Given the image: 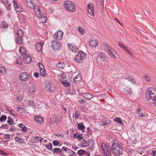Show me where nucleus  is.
Here are the masks:
<instances>
[{
	"label": "nucleus",
	"instance_id": "obj_42",
	"mask_svg": "<svg viewBox=\"0 0 156 156\" xmlns=\"http://www.w3.org/2000/svg\"><path fill=\"white\" fill-rule=\"evenodd\" d=\"M78 31L81 34H84L85 33L84 30L83 29L82 27H78Z\"/></svg>",
	"mask_w": 156,
	"mask_h": 156
},
{
	"label": "nucleus",
	"instance_id": "obj_19",
	"mask_svg": "<svg viewBox=\"0 0 156 156\" xmlns=\"http://www.w3.org/2000/svg\"><path fill=\"white\" fill-rule=\"evenodd\" d=\"M40 10V21H41V23H46L47 18L45 16H44L43 15H41V13Z\"/></svg>",
	"mask_w": 156,
	"mask_h": 156
},
{
	"label": "nucleus",
	"instance_id": "obj_20",
	"mask_svg": "<svg viewBox=\"0 0 156 156\" xmlns=\"http://www.w3.org/2000/svg\"><path fill=\"white\" fill-rule=\"evenodd\" d=\"M15 139L16 142L20 144H24L25 143L24 140L21 138L18 137L17 136L14 138Z\"/></svg>",
	"mask_w": 156,
	"mask_h": 156
},
{
	"label": "nucleus",
	"instance_id": "obj_23",
	"mask_svg": "<svg viewBox=\"0 0 156 156\" xmlns=\"http://www.w3.org/2000/svg\"><path fill=\"white\" fill-rule=\"evenodd\" d=\"M17 34L19 38H22L23 34L22 30L20 29L18 30L17 31Z\"/></svg>",
	"mask_w": 156,
	"mask_h": 156
},
{
	"label": "nucleus",
	"instance_id": "obj_46",
	"mask_svg": "<svg viewBox=\"0 0 156 156\" xmlns=\"http://www.w3.org/2000/svg\"><path fill=\"white\" fill-rule=\"evenodd\" d=\"M117 146H118V144L114 142L113 143L112 145V149H113V148L114 149L116 148V147H117Z\"/></svg>",
	"mask_w": 156,
	"mask_h": 156
},
{
	"label": "nucleus",
	"instance_id": "obj_40",
	"mask_svg": "<svg viewBox=\"0 0 156 156\" xmlns=\"http://www.w3.org/2000/svg\"><path fill=\"white\" fill-rule=\"evenodd\" d=\"M114 121L116 122L119 124H121L122 123V119L116 117L114 119Z\"/></svg>",
	"mask_w": 156,
	"mask_h": 156
},
{
	"label": "nucleus",
	"instance_id": "obj_30",
	"mask_svg": "<svg viewBox=\"0 0 156 156\" xmlns=\"http://www.w3.org/2000/svg\"><path fill=\"white\" fill-rule=\"evenodd\" d=\"M78 127L79 129L80 130H82L85 127L83 125V124L82 123H78Z\"/></svg>",
	"mask_w": 156,
	"mask_h": 156
},
{
	"label": "nucleus",
	"instance_id": "obj_35",
	"mask_svg": "<svg viewBox=\"0 0 156 156\" xmlns=\"http://www.w3.org/2000/svg\"><path fill=\"white\" fill-rule=\"evenodd\" d=\"M127 79L128 80L130 81L131 83H133V84H135V81L134 79H133L132 77L130 76L128 77Z\"/></svg>",
	"mask_w": 156,
	"mask_h": 156
},
{
	"label": "nucleus",
	"instance_id": "obj_41",
	"mask_svg": "<svg viewBox=\"0 0 156 156\" xmlns=\"http://www.w3.org/2000/svg\"><path fill=\"white\" fill-rule=\"evenodd\" d=\"M85 151L84 150H79L77 152V154L80 155H82L84 154Z\"/></svg>",
	"mask_w": 156,
	"mask_h": 156
},
{
	"label": "nucleus",
	"instance_id": "obj_25",
	"mask_svg": "<svg viewBox=\"0 0 156 156\" xmlns=\"http://www.w3.org/2000/svg\"><path fill=\"white\" fill-rule=\"evenodd\" d=\"M124 91L127 94H131L132 93V90L130 88L126 87L124 88Z\"/></svg>",
	"mask_w": 156,
	"mask_h": 156
},
{
	"label": "nucleus",
	"instance_id": "obj_49",
	"mask_svg": "<svg viewBox=\"0 0 156 156\" xmlns=\"http://www.w3.org/2000/svg\"><path fill=\"white\" fill-rule=\"evenodd\" d=\"M7 118V117L5 115H2V116L0 118V121L2 122L3 120H6Z\"/></svg>",
	"mask_w": 156,
	"mask_h": 156
},
{
	"label": "nucleus",
	"instance_id": "obj_47",
	"mask_svg": "<svg viewBox=\"0 0 156 156\" xmlns=\"http://www.w3.org/2000/svg\"><path fill=\"white\" fill-rule=\"evenodd\" d=\"M44 118L40 116V124L43 125L44 123Z\"/></svg>",
	"mask_w": 156,
	"mask_h": 156
},
{
	"label": "nucleus",
	"instance_id": "obj_57",
	"mask_svg": "<svg viewBox=\"0 0 156 156\" xmlns=\"http://www.w3.org/2000/svg\"><path fill=\"white\" fill-rule=\"evenodd\" d=\"M104 0H97V3H99L101 5H103Z\"/></svg>",
	"mask_w": 156,
	"mask_h": 156
},
{
	"label": "nucleus",
	"instance_id": "obj_64",
	"mask_svg": "<svg viewBox=\"0 0 156 156\" xmlns=\"http://www.w3.org/2000/svg\"><path fill=\"white\" fill-rule=\"evenodd\" d=\"M68 149V148L66 147H65V146L63 147L62 149V150H64L65 151H67Z\"/></svg>",
	"mask_w": 156,
	"mask_h": 156
},
{
	"label": "nucleus",
	"instance_id": "obj_53",
	"mask_svg": "<svg viewBox=\"0 0 156 156\" xmlns=\"http://www.w3.org/2000/svg\"><path fill=\"white\" fill-rule=\"evenodd\" d=\"M75 115H76L75 117L76 119H78V117H79L80 116V114L77 111H76L75 112Z\"/></svg>",
	"mask_w": 156,
	"mask_h": 156
},
{
	"label": "nucleus",
	"instance_id": "obj_7",
	"mask_svg": "<svg viewBox=\"0 0 156 156\" xmlns=\"http://www.w3.org/2000/svg\"><path fill=\"white\" fill-rule=\"evenodd\" d=\"M45 89L47 91L53 92L56 88L53 84L47 81L45 83Z\"/></svg>",
	"mask_w": 156,
	"mask_h": 156
},
{
	"label": "nucleus",
	"instance_id": "obj_24",
	"mask_svg": "<svg viewBox=\"0 0 156 156\" xmlns=\"http://www.w3.org/2000/svg\"><path fill=\"white\" fill-rule=\"evenodd\" d=\"M88 146H90L94 147L95 143L94 140L92 139H90L88 141Z\"/></svg>",
	"mask_w": 156,
	"mask_h": 156
},
{
	"label": "nucleus",
	"instance_id": "obj_15",
	"mask_svg": "<svg viewBox=\"0 0 156 156\" xmlns=\"http://www.w3.org/2000/svg\"><path fill=\"white\" fill-rule=\"evenodd\" d=\"M68 46L71 48L72 51L76 53L78 51L79 47L76 44L72 43L71 44H69Z\"/></svg>",
	"mask_w": 156,
	"mask_h": 156
},
{
	"label": "nucleus",
	"instance_id": "obj_56",
	"mask_svg": "<svg viewBox=\"0 0 156 156\" xmlns=\"http://www.w3.org/2000/svg\"><path fill=\"white\" fill-rule=\"evenodd\" d=\"M35 47L36 50L38 51H39V42H37V43L35 45Z\"/></svg>",
	"mask_w": 156,
	"mask_h": 156
},
{
	"label": "nucleus",
	"instance_id": "obj_16",
	"mask_svg": "<svg viewBox=\"0 0 156 156\" xmlns=\"http://www.w3.org/2000/svg\"><path fill=\"white\" fill-rule=\"evenodd\" d=\"M106 48L108 49V52L110 55L112 57H114L116 58L113 53L114 50L111 47L110 45H108Z\"/></svg>",
	"mask_w": 156,
	"mask_h": 156
},
{
	"label": "nucleus",
	"instance_id": "obj_51",
	"mask_svg": "<svg viewBox=\"0 0 156 156\" xmlns=\"http://www.w3.org/2000/svg\"><path fill=\"white\" fill-rule=\"evenodd\" d=\"M59 142L57 140L53 141V144L54 146H57L58 145Z\"/></svg>",
	"mask_w": 156,
	"mask_h": 156
},
{
	"label": "nucleus",
	"instance_id": "obj_14",
	"mask_svg": "<svg viewBox=\"0 0 156 156\" xmlns=\"http://www.w3.org/2000/svg\"><path fill=\"white\" fill-rule=\"evenodd\" d=\"M90 45L92 47H95L98 46V41L96 39L92 38L89 41Z\"/></svg>",
	"mask_w": 156,
	"mask_h": 156
},
{
	"label": "nucleus",
	"instance_id": "obj_8",
	"mask_svg": "<svg viewBox=\"0 0 156 156\" xmlns=\"http://www.w3.org/2000/svg\"><path fill=\"white\" fill-rule=\"evenodd\" d=\"M20 80L22 81H26L29 79V76L28 74L25 72H21L19 75Z\"/></svg>",
	"mask_w": 156,
	"mask_h": 156
},
{
	"label": "nucleus",
	"instance_id": "obj_32",
	"mask_svg": "<svg viewBox=\"0 0 156 156\" xmlns=\"http://www.w3.org/2000/svg\"><path fill=\"white\" fill-rule=\"evenodd\" d=\"M61 82H62V83L64 86L68 87L70 85V83H69V81L67 80H65L63 82L62 81Z\"/></svg>",
	"mask_w": 156,
	"mask_h": 156
},
{
	"label": "nucleus",
	"instance_id": "obj_33",
	"mask_svg": "<svg viewBox=\"0 0 156 156\" xmlns=\"http://www.w3.org/2000/svg\"><path fill=\"white\" fill-rule=\"evenodd\" d=\"M16 41L17 44L20 45L23 42V39L22 38H16Z\"/></svg>",
	"mask_w": 156,
	"mask_h": 156
},
{
	"label": "nucleus",
	"instance_id": "obj_9",
	"mask_svg": "<svg viewBox=\"0 0 156 156\" xmlns=\"http://www.w3.org/2000/svg\"><path fill=\"white\" fill-rule=\"evenodd\" d=\"M12 3L14 7V9L18 12H20L22 11V6L19 3H17L16 1H13Z\"/></svg>",
	"mask_w": 156,
	"mask_h": 156
},
{
	"label": "nucleus",
	"instance_id": "obj_11",
	"mask_svg": "<svg viewBox=\"0 0 156 156\" xmlns=\"http://www.w3.org/2000/svg\"><path fill=\"white\" fill-rule=\"evenodd\" d=\"M40 73L41 76L43 77H45L47 74L44 69V66L42 63L40 62Z\"/></svg>",
	"mask_w": 156,
	"mask_h": 156
},
{
	"label": "nucleus",
	"instance_id": "obj_48",
	"mask_svg": "<svg viewBox=\"0 0 156 156\" xmlns=\"http://www.w3.org/2000/svg\"><path fill=\"white\" fill-rule=\"evenodd\" d=\"M8 154L4 152L3 151L0 150V155H2L3 156H7L8 155Z\"/></svg>",
	"mask_w": 156,
	"mask_h": 156
},
{
	"label": "nucleus",
	"instance_id": "obj_12",
	"mask_svg": "<svg viewBox=\"0 0 156 156\" xmlns=\"http://www.w3.org/2000/svg\"><path fill=\"white\" fill-rule=\"evenodd\" d=\"M63 35L62 31L61 30H60L54 34L53 37L57 40H60L62 39L63 37Z\"/></svg>",
	"mask_w": 156,
	"mask_h": 156
},
{
	"label": "nucleus",
	"instance_id": "obj_13",
	"mask_svg": "<svg viewBox=\"0 0 156 156\" xmlns=\"http://www.w3.org/2000/svg\"><path fill=\"white\" fill-rule=\"evenodd\" d=\"M93 5L91 4H88L87 5V11L88 13L92 16H94V8L93 7Z\"/></svg>",
	"mask_w": 156,
	"mask_h": 156
},
{
	"label": "nucleus",
	"instance_id": "obj_55",
	"mask_svg": "<svg viewBox=\"0 0 156 156\" xmlns=\"http://www.w3.org/2000/svg\"><path fill=\"white\" fill-rule=\"evenodd\" d=\"M69 150L71 151V153L69 154V156H74L76 154L72 150H71L70 149H69Z\"/></svg>",
	"mask_w": 156,
	"mask_h": 156
},
{
	"label": "nucleus",
	"instance_id": "obj_34",
	"mask_svg": "<svg viewBox=\"0 0 156 156\" xmlns=\"http://www.w3.org/2000/svg\"><path fill=\"white\" fill-rule=\"evenodd\" d=\"M19 126L21 128V129L23 132H25L27 130L26 127L22 123L19 124Z\"/></svg>",
	"mask_w": 156,
	"mask_h": 156
},
{
	"label": "nucleus",
	"instance_id": "obj_63",
	"mask_svg": "<svg viewBox=\"0 0 156 156\" xmlns=\"http://www.w3.org/2000/svg\"><path fill=\"white\" fill-rule=\"evenodd\" d=\"M55 136H61V137H63L64 136V135L63 134H59V133H55Z\"/></svg>",
	"mask_w": 156,
	"mask_h": 156
},
{
	"label": "nucleus",
	"instance_id": "obj_5",
	"mask_svg": "<svg viewBox=\"0 0 156 156\" xmlns=\"http://www.w3.org/2000/svg\"><path fill=\"white\" fill-rule=\"evenodd\" d=\"M101 149L105 155L106 156H110L111 154L110 148L105 144L102 143L101 144Z\"/></svg>",
	"mask_w": 156,
	"mask_h": 156
},
{
	"label": "nucleus",
	"instance_id": "obj_44",
	"mask_svg": "<svg viewBox=\"0 0 156 156\" xmlns=\"http://www.w3.org/2000/svg\"><path fill=\"white\" fill-rule=\"evenodd\" d=\"M87 133L88 134V135L91 136L92 135L93 132L92 131L89 129V127H87Z\"/></svg>",
	"mask_w": 156,
	"mask_h": 156
},
{
	"label": "nucleus",
	"instance_id": "obj_54",
	"mask_svg": "<svg viewBox=\"0 0 156 156\" xmlns=\"http://www.w3.org/2000/svg\"><path fill=\"white\" fill-rule=\"evenodd\" d=\"M34 120L37 122H39V116H36L34 118Z\"/></svg>",
	"mask_w": 156,
	"mask_h": 156
},
{
	"label": "nucleus",
	"instance_id": "obj_29",
	"mask_svg": "<svg viewBox=\"0 0 156 156\" xmlns=\"http://www.w3.org/2000/svg\"><path fill=\"white\" fill-rule=\"evenodd\" d=\"M81 77L79 75H77L74 78V81L75 82H77L80 81L81 80Z\"/></svg>",
	"mask_w": 156,
	"mask_h": 156
},
{
	"label": "nucleus",
	"instance_id": "obj_10",
	"mask_svg": "<svg viewBox=\"0 0 156 156\" xmlns=\"http://www.w3.org/2000/svg\"><path fill=\"white\" fill-rule=\"evenodd\" d=\"M97 59L99 62H101V64H105L107 60V58L103 56L102 53H100L98 56Z\"/></svg>",
	"mask_w": 156,
	"mask_h": 156
},
{
	"label": "nucleus",
	"instance_id": "obj_59",
	"mask_svg": "<svg viewBox=\"0 0 156 156\" xmlns=\"http://www.w3.org/2000/svg\"><path fill=\"white\" fill-rule=\"evenodd\" d=\"M144 78L145 79L147 80L148 81H151V79L150 78V77L149 76H147L146 75L144 77Z\"/></svg>",
	"mask_w": 156,
	"mask_h": 156
},
{
	"label": "nucleus",
	"instance_id": "obj_31",
	"mask_svg": "<svg viewBox=\"0 0 156 156\" xmlns=\"http://www.w3.org/2000/svg\"><path fill=\"white\" fill-rule=\"evenodd\" d=\"M52 151L55 153L58 154L60 152H61V149L58 148H54Z\"/></svg>",
	"mask_w": 156,
	"mask_h": 156
},
{
	"label": "nucleus",
	"instance_id": "obj_58",
	"mask_svg": "<svg viewBox=\"0 0 156 156\" xmlns=\"http://www.w3.org/2000/svg\"><path fill=\"white\" fill-rule=\"evenodd\" d=\"M34 76L36 78H38L39 76V74L37 72H34Z\"/></svg>",
	"mask_w": 156,
	"mask_h": 156
},
{
	"label": "nucleus",
	"instance_id": "obj_45",
	"mask_svg": "<svg viewBox=\"0 0 156 156\" xmlns=\"http://www.w3.org/2000/svg\"><path fill=\"white\" fill-rule=\"evenodd\" d=\"M8 120L7 121V123L10 125H12L13 124V121L12 119L9 117L8 118Z\"/></svg>",
	"mask_w": 156,
	"mask_h": 156
},
{
	"label": "nucleus",
	"instance_id": "obj_61",
	"mask_svg": "<svg viewBox=\"0 0 156 156\" xmlns=\"http://www.w3.org/2000/svg\"><path fill=\"white\" fill-rule=\"evenodd\" d=\"M15 129V128L13 126H12L9 128V130L10 132L13 131Z\"/></svg>",
	"mask_w": 156,
	"mask_h": 156
},
{
	"label": "nucleus",
	"instance_id": "obj_50",
	"mask_svg": "<svg viewBox=\"0 0 156 156\" xmlns=\"http://www.w3.org/2000/svg\"><path fill=\"white\" fill-rule=\"evenodd\" d=\"M46 147L49 150L51 151L52 148V145L51 144L50 145H48L46 146Z\"/></svg>",
	"mask_w": 156,
	"mask_h": 156
},
{
	"label": "nucleus",
	"instance_id": "obj_26",
	"mask_svg": "<svg viewBox=\"0 0 156 156\" xmlns=\"http://www.w3.org/2000/svg\"><path fill=\"white\" fill-rule=\"evenodd\" d=\"M73 137L74 138H77L79 140H81L83 138V136L81 134H79L78 135H77V133L74 134Z\"/></svg>",
	"mask_w": 156,
	"mask_h": 156
},
{
	"label": "nucleus",
	"instance_id": "obj_3",
	"mask_svg": "<svg viewBox=\"0 0 156 156\" xmlns=\"http://www.w3.org/2000/svg\"><path fill=\"white\" fill-rule=\"evenodd\" d=\"M86 57V54L80 50L75 58L74 60L76 62L82 63L85 60Z\"/></svg>",
	"mask_w": 156,
	"mask_h": 156
},
{
	"label": "nucleus",
	"instance_id": "obj_27",
	"mask_svg": "<svg viewBox=\"0 0 156 156\" xmlns=\"http://www.w3.org/2000/svg\"><path fill=\"white\" fill-rule=\"evenodd\" d=\"M56 66L58 68L63 69L65 66V64L63 62H59L56 64Z\"/></svg>",
	"mask_w": 156,
	"mask_h": 156
},
{
	"label": "nucleus",
	"instance_id": "obj_17",
	"mask_svg": "<svg viewBox=\"0 0 156 156\" xmlns=\"http://www.w3.org/2000/svg\"><path fill=\"white\" fill-rule=\"evenodd\" d=\"M81 95L85 98L88 100H90L93 98L95 97V95H93L91 94L87 93H83L81 94Z\"/></svg>",
	"mask_w": 156,
	"mask_h": 156
},
{
	"label": "nucleus",
	"instance_id": "obj_39",
	"mask_svg": "<svg viewBox=\"0 0 156 156\" xmlns=\"http://www.w3.org/2000/svg\"><path fill=\"white\" fill-rule=\"evenodd\" d=\"M0 72L2 74H5L6 72L5 68L3 66L0 67Z\"/></svg>",
	"mask_w": 156,
	"mask_h": 156
},
{
	"label": "nucleus",
	"instance_id": "obj_6",
	"mask_svg": "<svg viewBox=\"0 0 156 156\" xmlns=\"http://www.w3.org/2000/svg\"><path fill=\"white\" fill-rule=\"evenodd\" d=\"M62 44L58 41H52L51 42V46L54 51H58L60 49Z\"/></svg>",
	"mask_w": 156,
	"mask_h": 156
},
{
	"label": "nucleus",
	"instance_id": "obj_22",
	"mask_svg": "<svg viewBox=\"0 0 156 156\" xmlns=\"http://www.w3.org/2000/svg\"><path fill=\"white\" fill-rule=\"evenodd\" d=\"M19 51L22 55L25 54L27 52L26 49L22 46L20 47Z\"/></svg>",
	"mask_w": 156,
	"mask_h": 156
},
{
	"label": "nucleus",
	"instance_id": "obj_38",
	"mask_svg": "<svg viewBox=\"0 0 156 156\" xmlns=\"http://www.w3.org/2000/svg\"><path fill=\"white\" fill-rule=\"evenodd\" d=\"M8 25L6 22H2L1 23V27L3 28H6L8 27Z\"/></svg>",
	"mask_w": 156,
	"mask_h": 156
},
{
	"label": "nucleus",
	"instance_id": "obj_52",
	"mask_svg": "<svg viewBox=\"0 0 156 156\" xmlns=\"http://www.w3.org/2000/svg\"><path fill=\"white\" fill-rule=\"evenodd\" d=\"M8 127V125L7 124H5L4 125H2V126L0 127V128H3L4 129H6Z\"/></svg>",
	"mask_w": 156,
	"mask_h": 156
},
{
	"label": "nucleus",
	"instance_id": "obj_21",
	"mask_svg": "<svg viewBox=\"0 0 156 156\" xmlns=\"http://www.w3.org/2000/svg\"><path fill=\"white\" fill-rule=\"evenodd\" d=\"M113 150V154L115 155L119 156L121 154L119 150L117 149V148H113V149H112Z\"/></svg>",
	"mask_w": 156,
	"mask_h": 156
},
{
	"label": "nucleus",
	"instance_id": "obj_18",
	"mask_svg": "<svg viewBox=\"0 0 156 156\" xmlns=\"http://www.w3.org/2000/svg\"><path fill=\"white\" fill-rule=\"evenodd\" d=\"M23 61L26 63L29 64L32 61L31 57L28 55H26L23 57Z\"/></svg>",
	"mask_w": 156,
	"mask_h": 156
},
{
	"label": "nucleus",
	"instance_id": "obj_43",
	"mask_svg": "<svg viewBox=\"0 0 156 156\" xmlns=\"http://www.w3.org/2000/svg\"><path fill=\"white\" fill-rule=\"evenodd\" d=\"M17 111L19 113H22L24 112L25 109L24 108H21L20 107H18L17 108Z\"/></svg>",
	"mask_w": 156,
	"mask_h": 156
},
{
	"label": "nucleus",
	"instance_id": "obj_62",
	"mask_svg": "<svg viewBox=\"0 0 156 156\" xmlns=\"http://www.w3.org/2000/svg\"><path fill=\"white\" fill-rule=\"evenodd\" d=\"M4 4L6 5L7 3L8 0H2L1 1Z\"/></svg>",
	"mask_w": 156,
	"mask_h": 156
},
{
	"label": "nucleus",
	"instance_id": "obj_37",
	"mask_svg": "<svg viewBox=\"0 0 156 156\" xmlns=\"http://www.w3.org/2000/svg\"><path fill=\"white\" fill-rule=\"evenodd\" d=\"M29 91L30 93H32L35 91V88L33 86H30L29 88Z\"/></svg>",
	"mask_w": 156,
	"mask_h": 156
},
{
	"label": "nucleus",
	"instance_id": "obj_60",
	"mask_svg": "<svg viewBox=\"0 0 156 156\" xmlns=\"http://www.w3.org/2000/svg\"><path fill=\"white\" fill-rule=\"evenodd\" d=\"M4 136L6 139H9L10 138V136L9 134H5L4 135Z\"/></svg>",
	"mask_w": 156,
	"mask_h": 156
},
{
	"label": "nucleus",
	"instance_id": "obj_1",
	"mask_svg": "<svg viewBox=\"0 0 156 156\" xmlns=\"http://www.w3.org/2000/svg\"><path fill=\"white\" fill-rule=\"evenodd\" d=\"M153 87L149 88L146 91L145 97L147 99L154 101L156 107V91Z\"/></svg>",
	"mask_w": 156,
	"mask_h": 156
},
{
	"label": "nucleus",
	"instance_id": "obj_4",
	"mask_svg": "<svg viewBox=\"0 0 156 156\" xmlns=\"http://www.w3.org/2000/svg\"><path fill=\"white\" fill-rule=\"evenodd\" d=\"M64 6L68 10L73 12L76 9V7L74 3L70 1H66L64 2Z\"/></svg>",
	"mask_w": 156,
	"mask_h": 156
},
{
	"label": "nucleus",
	"instance_id": "obj_2",
	"mask_svg": "<svg viewBox=\"0 0 156 156\" xmlns=\"http://www.w3.org/2000/svg\"><path fill=\"white\" fill-rule=\"evenodd\" d=\"M26 2L30 8H33L36 16L39 17V6L37 5H34L32 0H26Z\"/></svg>",
	"mask_w": 156,
	"mask_h": 156
},
{
	"label": "nucleus",
	"instance_id": "obj_28",
	"mask_svg": "<svg viewBox=\"0 0 156 156\" xmlns=\"http://www.w3.org/2000/svg\"><path fill=\"white\" fill-rule=\"evenodd\" d=\"M112 121L111 120H106L103 121L101 123V125L102 126L107 125L108 124H110L112 123Z\"/></svg>",
	"mask_w": 156,
	"mask_h": 156
},
{
	"label": "nucleus",
	"instance_id": "obj_36",
	"mask_svg": "<svg viewBox=\"0 0 156 156\" xmlns=\"http://www.w3.org/2000/svg\"><path fill=\"white\" fill-rule=\"evenodd\" d=\"M81 143L83 147H86L88 146V141H87L86 140H83Z\"/></svg>",
	"mask_w": 156,
	"mask_h": 156
}]
</instances>
